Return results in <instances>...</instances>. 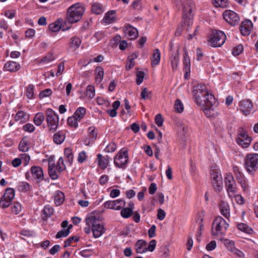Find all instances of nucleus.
<instances>
[{"mask_svg": "<svg viewBox=\"0 0 258 258\" xmlns=\"http://www.w3.org/2000/svg\"><path fill=\"white\" fill-rule=\"evenodd\" d=\"M87 155L85 151H82L79 154L78 160L79 163H83L86 159Z\"/></svg>", "mask_w": 258, "mask_h": 258, "instance_id": "obj_63", "label": "nucleus"}, {"mask_svg": "<svg viewBox=\"0 0 258 258\" xmlns=\"http://www.w3.org/2000/svg\"><path fill=\"white\" fill-rule=\"evenodd\" d=\"M5 70L10 72H15L20 68V65L16 62L10 61H8L5 65Z\"/></svg>", "mask_w": 258, "mask_h": 258, "instance_id": "obj_25", "label": "nucleus"}, {"mask_svg": "<svg viewBox=\"0 0 258 258\" xmlns=\"http://www.w3.org/2000/svg\"><path fill=\"white\" fill-rule=\"evenodd\" d=\"M81 43L82 41L79 37L77 36L73 37L70 40V47L73 48L74 50H76L80 47Z\"/></svg>", "mask_w": 258, "mask_h": 258, "instance_id": "obj_28", "label": "nucleus"}, {"mask_svg": "<svg viewBox=\"0 0 258 258\" xmlns=\"http://www.w3.org/2000/svg\"><path fill=\"white\" fill-rule=\"evenodd\" d=\"M243 47L241 44H239L237 46L235 47L233 49L232 54L234 56H237L239 55L243 52Z\"/></svg>", "mask_w": 258, "mask_h": 258, "instance_id": "obj_54", "label": "nucleus"}, {"mask_svg": "<svg viewBox=\"0 0 258 258\" xmlns=\"http://www.w3.org/2000/svg\"><path fill=\"white\" fill-rule=\"evenodd\" d=\"M224 243L227 249L231 252H233L235 249V247L233 241L227 239H224Z\"/></svg>", "mask_w": 258, "mask_h": 258, "instance_id": "obj_46", "label": "nucleus"}, {"mask_svg": "<svg viewBox=\"0 0 258 258\" xmlns=\"http://www.w3.org/2000/svg\"><path fill=\"white\" fill-rule=\"evenodd\" d=\"M136 77V83L139 85L143 82L145 73L143 71H139L137 73Z\"/></svg>", "mask_w": 258, "mask_h": 258, "instance_id": "obj_53", "label": "nucleus"}, {"mask_svg": "<svg viewBox=\"0 0 258 258\" xmlns=\"http://www.w3.org/2000/svg\"><path fill=\"white\" fill-rule=\"evenodd\" d=\"M179 57L178 53L172 55V57L171 59V63L172 69L173 71L177 70L178 64Z\"/></svg>", "mask_w": 258, "mask_h": 258, "instance_id": "obj_39", "label": "nucleus"}, {"mask_svg": "<svg viewBox=\"0 0 258 258\" xmlns=\"http://www.w3.org/2000/svg\"><path fill=\"white\" fill-rule=\"evenodd\" d=\"M95 88L93 86L89 85L86 89L85 95L88 98L92 99L95 96Z\"/></svg>", "mask_w": 258, "mask_h": 258, "instance_id": "obj_44", "label": "nucleus"}, {"mask_svg": "<svg viewBox=\"0 0 258 258\" xmlns=\"http://www.w3.org/2000/svg\"><path fill=\"white\" fill-rule=\"evenodd\" d=\"M61 26V21L58 19L49 25V29L52 32H56L60 29Z\"/></svg>", "mask_w": 258, "mask_h": 258, "instance_id": "obj_36", "label": "nucleus"}, {"mask_svg": "<svg viewBox=\"0 0 258 258\" xmlns=\"http://www.w3.org/2000/svg\"><path fill=\"white\" fill-rule=\"evenodd\" d=\"M53 209L49 205H47L43 209V214L45 216V219H47L53 214Z\"/></svg>", "mask_w": 258, "mask_h": 258, "instance_id": "obj_43", "label": "nucleus"}, {"mask_svg": "<svg viewBox=\"0 0 258 258\" xmlns=\"http://www.w3.org/2000/svg\"><path fill=\"white\" fill-rule=\"evenodd\" d=\"M54 203L56 206L61 205L64 200V195L60 190H57L54 195Z\"/></svg>", "mask_w": 258, "mask_h": 258, "instance_id": "obj_26", "label": "nucleus"}, {"mask_svg": "<svg viewBox=\"0 0 258 258\" xmlns=\"http://www.w3.org/2000/svg\"><path fill=\"white\" fill-rule=\"evenodd\" d=\"M164 119L162 117V116L161 114H158L156 115L155 118V121L156 124L158 126H161L163 125Z\"/></svg>", "mask_w": 258, "mask_h": 258, "instance_id": "obj_59", "label": "nucleus"}, {"mask_svg": "<svg viewBox=\"0 0 258 258\" xmlns=\"http://www.w3.org/2000/svg\"><path fill=\"white\" fill-rule=\"evenodd\" d=\"M192 93L195 102L199 106H211L216 102L214 96L209 93L204 85H195Z\"/></svg>", "mask_w": 258, "mask_h": 258, "instance_id": "obj_1", "label": "nucleus"}, {"mask_svg": "<svg viewBox=\"0 0 258 258\" xmlns=\"http://www.w3.org/2000/svg\"><path fill=\"white\" fill-rule=\"evenodd\" d=\"M65 139V136L64 134L60 131L55 133L53 136V141L56 144H61Z\"/></svg>", "mask_w": 258, "mask_h": 258, "instance_id": "obj_29", "label": "nucleus"}, {"mask_svg": "<svg viewBox=\"0 0 258 258\" xmlns=\"http://www.w3.org/2000/svg\"><path fill=\"white\" fill-rule=\"evenodd\" d=\"M239 109L245 115L253 112V105L249 100H242L239 102Z\"/></svg>", "mask_w": 258, "mask_h": 258, "instance_id": "obj_13", "label": "nucleus"}, {"mask_svg": "<svg viewBox=\"0 0 258 258\" xmlns=\"http://www.w3.org/2000/svg\"><path fill=\"white\" fill-rule=\"evenodd\" d=\"M245 166L249 173H252L258 169V154H249L245 158Z\"/></svg>", "mask_w": 258, "mask_h": 258, "instance_id": "obj_6", "label": "nucleus"}, {"mask_svg": "<svg viewBox=\"0 0 258 258\" xmlns=\"http://www.w3.org/2000/svg\"><path fill=\"white\" fill-rule=\"evenodd\" d=\"M86 113V109L84 107H80L75 111L74 116L80 121Z\"/></svg>", "mask_w": 258, "mask_h": 258, "instance_id": "obj_30", "label": "nucleus"}, {"mask_svg": "<svg viewBox=\"0 0 258 258\" xmlns=\"http://www.w3.org/2000/svg\"><path fill=\"white\" fill-rule=\"evenodd\" d=\"M52 93V91L50 89H46L43 91H42L39 93L40 98H44L46 97H48L51 95Z\"/></svg>", "mask_w": 258, "mask_h": 258, "instance_id": "obj_60", "label": "nucleus"}, {"mask_svg": "<svg viewBox=\"0 0 258 258\" xmlns=\"http://www.w3.org/2000/svg\"><path fill=\"white\" fill-rule=\"evenodd\" d=\"M46 121L49 130L54 132L57 128L59 122L58 115L52 109L47 110L46 112Z\"/></svg>", "mask_w": 258, "mask_h": 258, "instance_id": "obj_7", "label": "nucleus"}, {"mask_svg": "<svg viewBox=\"0 0 258 258\" xmlns=\"http://www.w3.org/2000/svg\"><path fill=\"white\" fill-rule=\"evenodd\" d=\"M22 161L24 163V166H27L30 160V157L26 153L22 154Z\"/></svg>", "mask_w": 258, "mask_h": 258, "instance_id": "obj_62", "label": "nucleus"}, {"mask_svg": "<svg viewBox=\"0 0 258 258\" xmlns=\"http://www.w3.org/2000/svg\"><path fill=\"white\" fill-rule=\"evenodd\" d=\"M220 211L221 214L226 218L228 219L230 216L229 208L228 205L222 202L220 206Z\"/></svg>", "mask_w": 258, "mask_h": 258, "instance_id": "obj_33", "label": "nucleus"}, {"mask_svg": "<svg viewBox=\"0 0 258 258\" xmlns=\"http://www.w3.org/2000/svg\"><path fill=\"white\" fill-rule=\"evenodd\" d=\"M116 200L115 201H109L106 202L104 204V206L105 208L107 209H110L113 210H116L117 208H118V207H116Z\"/></svg>", "mask_w": 258, "mask_h": 258, "instance_id": "obj_49", "label": "nucleus"}, {"mask_svg": "<svg viewBox=\"0 0 258 258\" xmlns=\"http://www.w3.org/2000/svg\"><path fill=\"white\" fill-rule=\"evenodd\" d=\"M15 197V190L11 188H8L0 199V208H8L11 204Z\"/></svg>", "mask_w": 258, "mask_h": 258, "instance_id": "obj_9", "label": "nucleus"}, {"mask_svg": "<svg viewBox=\"0 0 258 258\" xmlns=\"http://www.w3.org/2000/svg\"><path fill=\"white\" fill-rule=\"evenodd\" d=\"M79 240V238L77 236H71L65 241L64 247H67L68 246H69L71 245L73 241H78Z\"/></svg>", "mask_w": 258, "mask_h": 258, "instance_id": "obj_57", "label": "nucleus"}, {"mask_svg": "<svg viewBox=\"0 0 258 258\" xmlns=\"http://www.w3.org/2000/svg\"><path fill=\"white\" fill-rule=\"evenodd\" d=\"M128 156L126 149H121L114 158L115 165L121 168H125L127 164Z\"/></svg>", "mask_w": 258, "mask_h": 258, "instance_id": "obj_8", "label": "nucleus"}, {"mask_svg": "<svg viewBox=\"0 0 258 258\" xmlns=\"http://www.w3.org/2000/svg\"><path fill=\"white\" fill-rule=\"evenodd\" d=\"M213 105L211 106H202L204 107L203 110L206 115L208 117H212L215 115L216 112L213 107Z\"/></svg>", "mask_w": 258, "mask_h": 258, "instance_id": "obj_37", "label": "nucleus"}, {"mask_svg": "<svg viewBox=\"0 0 258 258\" xmlns=\"http://www.w3.org/2000/svg\"><path fill=\"white\" fill-rule=\"evenodd\" d=\"M70 231L69 229H62L57 232L55 235V238L59 239L62 237H66L69 235Z\"/></svg>", "mask_w": 258, "mask_h": 258, "instance_id": "obj_51", "label": "nucleus"}, {"mask_svg": "<svg viewBox=\"0 0 258 258\" xmlns=\"http://www.w3.org/2000/svg\"><path fill=\"white\" fill-rule=\"evenodd\" d=\"M79 121L74 115L69 117L68 118L67 122L69 126L74 127H77L78 126V122Z\"/></svg>", "mask_w": 258, "mask_h": 258, "instance_id": "obj_45", "label": "nucleus"}, {"mask_svg": "<svg viewBox=\"0 0 258 258\" xmlns=\"http://www.w3.org/2000/svg\"><path fill=\"white\" fill-rule=\"evenodd\" d=\"M86 223L87 226H91L95 238H98L104 233V226L100 223L99 220L95 216L86 218Z\"/></svg>", "mask_w": 258, "mask_h": 258, "instance_id": "obj_4", "label": "nucleus"}, {"mask_svg": "<svg viewBox=\"0 0 258 258\" xmlns=\"http://www.w3.org/2000/svg\"><path fill=\"white\" fill-rule=\"evenodd\" d=\"M48 172L50 177L53 180L57 179L59 177L58 174L60 173L58 172L55 163L50 159H49L48 161Z\"/></svg>", "mask_w": 258, "mask_h": 258, "instance_id": "obj_16", "label": "nucleus"}, {"mask_svg": "<svg viewBox=\"0 0 258 258\" xmlns=\"http://www.w3.org/2000/svg\"><path fill=\"white\" fill-rule=\"evenodd\" d=\"M91 11L93 13L96 15H100L103 12V7L99 3H94L92 5Z\"/></svg>", "mask_w": 258, "mask_h": 258, "instance_id": "obj_27", "label": "nucleus"}, {"mask_svg": "<svg viewBox=\"0 0 258 258\" xmlns=\"http://www.w3.org/2000/svg\"><path fill=\"white\" fill-rule=\"evenodd\" d=\"M30 188V185L26 181H20L17 185V189L20 191L26 192Z\"/></svg>", "mask_w": 258, "mask_h": 258, "instance_id": "obj_34", "label": "nucleus"}, {"mask_svg": "<svg viewBox=\"0 0 258 258\" xmlns=\"http://www.w3.org/2000/svg\"><path fill=\"white\" fill-rule=\"evenodd\" d=\"M27 119V114L22 111H18L15 116V120L20 123L25 122Z\"/></svg>", "mask_w": 258, "mask_h": 258, "instance_id": "obj_35", "label": "nucleus"}, {"mask_svg": "<svg viewBox=\"0 0 258 258\" xmlns=\"http://www.w3.org/2000/svg\"><path fill=\"white\" fill-rule=\"evenodd\" d=\"M161 54L159 49H154L151 57V65L153 67L158 65L160 61Z\"/></svg>", "mask_w": 258, "mask_h": 258, "instance_id": "obj_23", "label": "nucleus"}, {"mask_svg": "<svg viewBox=\"0 0 258 258\" xmlns=\"http://www.w3.org/2000/svg\"><path fill=\"white\" fill-rule=\"evenodd\" d=\"M88 134L92 137V138L96 139L97 137V133L96 129L94 126H90L88 128Z\"/></svg>", "mask_w": 258, "mask_h": 258, "instance_id": "obj_61", "label": "nucleus"}, {"mask_svg": "<svg viewBox=\"0 0 258 258\" xmlns=\"http://www.w3.org/2000/svg\"><path fill=\"white\" fill-rule=\"evenodd\" d=\"M54 59L53 54L51 53H48L45 57H44L41 60V62L48 63L53 60Z\"/></svg>", "mask_w": 258, "mask_h": 258, "instance_id": "obj_56", "label": "nucleus"}, {"mask_svg": "<svg viewBox=\"0 0 258 258\" xmlns=\"http://www.w3.org/2000/svg\"><path fill=\"white\" fill-rule=\"evenodd\" d=\"M96 74V81L100 83L103 80L104 76V71L103 68L101 67H98L95 70Z\"/></svg>", "mask_w": 258, "mask_h": 258, "instance_id": "obj_38", "label": "nucleus"}, {"mask_svg": "<svg viewBox=\"0 0 258 258\" xmlns=\"http://www.w3.org/2000/svg\"><path fill=\"white\" fill-rule=\"evenodd\" d=\"M213 3L216 7L226 8L229 4L228 0H213Z\"/></svg>", "mask_w": 258, "mask_h": 258, "instance_id": "obj_42", "label": "nucleus"}, {"mask_svg": "<svg viewBox=\"0 0 258 258\" xmlns=\"http://www.w3.org/2000/svg\"><path fill=\"white\" fill-rule=\"evenodd\" d=\"M85 12L84 8L80 4H75L68 10L67 19L71 23H77L80 20Z\"/></svg>", "mask_w": 258, "mask_h": 258, "instance_id": "obj_2", "label": "nucleus"}, {"mask_svg": "<svg viewBox=\"0 0 258 258\" xmlns=\"http://www.w3.org/2000/svg\"><path fill=\"white\" fill-rule=\"evenodd\" d=\"M45 119L43 113L38 112L33 117V122L37 126L40 125Z\"/></svg>", "mask_w": 258, "mask_h": 258, "instance_id": "obj_31", "label": "nucleus"}, {"mask_svg": "<svg viewBox=\"0 0 258 258\" xmlns=\"http://www.w3.org/2000/svg\"><path fill=\"white\" fill-rule=\"evenodd\" d=\"M253 28V24L250 20H245L243 21L240 27V30L242 35H248Z\"/></svg>", "mask_w": 258, "mask_h": 258, "instance_id": "obj_14", "label": "nucleus"}, {"mask_svg": "<svg viewBox=\"0 0 258 258\" xmlns=\"http://www.w3.org/2000/svg\"><path fill=\"white\" fill-rule=\"evenodd\" d=\"M211 177L214 190L216 192H219L223 188V180L221 175L219 174L215 171H213L211 173Z\"/></svg>", "mask_w": 258, "mask_h": 258, "instance_id": "obj_12", "label": "nucleus"}, {"mask_svg": "<svg viewBox=\"0 0 258 258\" xmlns=\"http://www.w3.org/2000/svg\"><path fill=\"white\" fill-rule=\"evenodd\" d=\"M152 92L149 91L147 88L145 87L142 89L141 93V97L144 100L151 99L152 97Z\"/></svg>", "mask_w": 258, "mask_h": 258, "instance_id": "obj_40", "label": "nucleus"}, {"mask_svg": "<svg viewBox=\"0 0 258 258\" xmlns=\"http://www.w3.org/2000/svg\"><path fill=\"white\" fill-rule=\"evenodd\" d=\"M33 178L39 186L40 182L44 180L43 171L40 167L33 166Z\"/></svg>", "mask_w": 258, "mask_h": 258, "instance_id": "obj_18", "label": "nucleus"}, {"mask_svg": "<svg viewBox=\"0 0 258 258\" xmlns=\"http://www.w3.org/2000/svg\"><path fill=\"white\" fill-rule=\"evenodd\" d=\"M116 145L114 143H110L105 149V151L106 152H114L116 149Z\"/></svg>", "mask_w": 258, "mask_h": 258, "instance_id": "obj_58", "label": "nucleus"}, {"mask_svg": "<svg viewBox=\"0 0 258 258\" xmlns=\"http://www.w3.org/2000/svg\"><path fill=\"white\" fill-rule=\"evenodd\" d=\"M174 108L177 112L181 113L183 110V105L179 99H177L174 104Z\"/></svg>", "mask_w": 258, "mask_h": 258, "instance_id": "obj_52", "label": "nucleus"}, {"mask_svg": "<svg viewBox=\"0 0 258 258\" xmlns=\"http://www.w3.org/2000/svg\"><path fill=\"white\" fill-rule=\"evenodd\" d=\"M116 12L114 10L109 11L106 13L103 18V23L107 24H111L116 21V17H115Z\"/></svg>", "mask_w": 258, "mask_h": 258, "instance_id": "obj_19", "label": "nucleus"}, {"mask_svg": "<svg viewBox=\"0 0 258 258\" xmlns=\"http://www.w3.org/2000/svg\"><path fill=\"white\" fill-rule=\"evenodd\" d=\"M124 32L130 39H136L138 35L137 30L131 25L125 27Z\"/></svg>", "mask_w": 258, "mask_h": 258, "instance_id": "obj_20", "label": "nucleus"}, {"mask_svg": "<svg viewBox=\"0 0 258 258\" xmlns=\"http://www.w3.org/2000/svg\"><path fill=\"white\" fill-rule=\"evenodd\" d=\"M237 228L240 231L248 234H251L252 232V229L244 223H240L238 224Z\"/></svg>", "mask_w": 258, "mask_h": 258, "instance_id": "obj_41", "label": "nucleus"}, {"mask_svg": "<svg viewBox=\"0 0 258 258\" xmlns=\"http://www.w3.org/2000/svg\"><path fill=\"white\" fill-rule=\"evenodd\" d=\"M227 191L229 196H232L237 192L236 183L231 174H228L225 178Z\"/></svg>", "mask_w": 258, "mask_h": 258, "instance_id": "obj_11", "label": "nucleus"}, {"mask_svg": "<svg viewBox=\"0 0 258 258\" xmlns=\"http://www.w3.org/2000/svg\"><path fill=\"white\" fill-rule=\"evenodd\" d=\"M147 242L144 240H139L135 244L136 251L138 253H143L147 251Z\"/></svg>", "mask_w": 258, "mask_h": 258, "instance_id": "obj_22", "label": "nucleus"}, {"mask_svg": "<svg viewBox=\"0 0 258 258\" xmlns=\"http://www.w3.org/2000/svg\"><path fill=\"white\" fill-rule=\"evenodd\" d=\"M97 159L98 165L102 169H105L107 168L109 162V156H103L101 154H99L97 155Z\"/></svg>", "mask_w": 258, "mask_h": 258, "instance_id": "obj_21", "label": "nucleus"}, {"mask_svg": "<svg viewBox=\"0 0 258 258\" xmlns=\"http://www.w3.org/2000/svg\"><path fill=\"white\" fill-rule=\"evenodd\" d=\"M12 212L15 214H19L21 211V205L19 203H14L12 207Z\"/></svg>", "mask_w": 258, "mask_h": 258, "instance_id": "obj_55", "label": "nucleus"}, {"mask_svg": "<svg viewBox=\"0 0 258 258\" xmlns=\"http://www.w3.org/2000/svg\"><path fill=\"white\" fill-rule=\"evenodd\" d=\"M228 227V223L222 217L217 216L212 224V234L215 236H224Z\"/></svg>", "mask_w": 258, "mask_h": 258, "instance_id": "obj_3", "label": "nucleus"}, {"mask_svg": "<svg viewBox=\"0 0 258 258\" xmlns=\"http://www.w3.org/2000/svg\"><path fill=\"white\" fill-rule=\"evenodd\" d=\"M64 155L68 158V161L70 165H71L73 161V155L72 150L70 148H66L64 150Z\"/></svg>", "mask_w": 258, "mask_h": 258, "instance_id": "obj_48", "label": "nucleus"}, {"mask_svg": "<svg viewBox=\"0 0 258 258\" xmlns=\"http://www.w3.org/2000/svg\"><path fill=\"white\" fill-rule=\"evenodd\" d=\"M226 39V37L223 32L214 30L209 37L208 43L212 47H220L224 43Z\"/></svg>", "mask_w": 258, "mask_h": 258, "instance_id": "obj_5", "label": "nucleus"}, {"mask_svg": "<svg viewBox=\"0 0 258 258\" xmlns=\"http://www.w3.org/2000/svg\"><path fill=\"white\" fill-rule=\"evenodd\" d=\"M156 245V241L155 240H152L149 244V246L147 247V250L152 252L154 250Z\"/></svg>", "mask_w": 258, "mask_h": 258, "instance_id": "obj_64", "label": "nucleus"}, {"mask_svg": "<svg viewBox=\"0 0 258 258\" xmlns=\"http://www.w3.org/2000/svg\"><path fill=\"white\" fill-rule=\"evenodd\" d=\"M133 214V211L131 209L124 208L121 211L120 214L121 216L124 218H129Z\"/></svg>", "mask_w": 258, "mask_h": 258, "instance_id": "obj_50", "label": "nucleus"}, {"mask_svg": "<svg viewBox=\"0 0 258 258\" xmlns=\"http://www.w3.org/2000/svg\"><path fill=\"white\" fill-rule=\"evenodd\" d=\"M29 142L26 137H24L19 144V149L20 151L23 152L27 151L29 148Z\"/></svg>", "mask_w": 258, "mask_h": 258, "instance_id": "obj_32", "label": "nucleus"}, {"mask_svg": "<svg viewBox=\"0 0 258 258\" xmlns=\"http://www.w3.org/2000/svg\"><path fill=\"white\" fill-rule=\"evenodd\" d=\"M55 167L58 170V172H61L66 169V166L64 164V161L62 157L59 158Z\"/></svg>", "mask_w": 258, "mask_h": 258, "instance_id": "obj_47", "label": "nucleus"}, {"mask_svg": "<svg viewBox=\"0 0 258 258\" xmlns=\"http://www.w3.org/2000/svg\"><path fill=\"white\" fill-rule=\"evenodd\" d=\"M238 144L241 145L243 148L247 147L251 142V138L244 133H239L237 139Z\"/></svg>", "mask_w": 258, "mask_h": 258, "instance_id": "obj_15", "label": "nucleus"}, {"mask_svg": "<svg viewBox=\"0 0 258 258\" xmlns=\"http://www.w3.org/2000/svg\"><path fill=\"white\" fill-rule=\"evenodd\" d=\"M175 3L177 7L179 9L180 8V6H182L183 11L185 12H188L190 13L191 11L192 2L190 0H175Z\"/></svg>", "mask_w": 258, "mask_h": 258, "instance_id": "obj_17", "label": "nucleus"}, {"mask_svg": "<svg viewBox=\"0 0 258 258\" xmlns=\"http://www.w3.org/2000/svg\"><path fill=\"white\" fill-rule=\"evenodd\" d=\"M183 69L185 71V77L190 72V61L189 55L187 52L184 51V58H183Z\"/></svg>", "mask_w": 258, "mask_h": 258, "instance_id": "obj_24", "label": "nucleus"}, {"mask_svg": "<svg viewBox=\"0 0 258 258\" xmlns=\"http://www.w3.org/2000/svg\"><path fill=\"white\" fill-rule=\"evenodd\" d=\"M224 19L230 25L235 26L238 24L239 17L234 12L231 10H226L223 13Z\"/></svg>", "mask_w": 258, "mask_h": 258, "instance_id": "obj_10", "label": "nucleus"}]
</instances>
